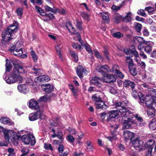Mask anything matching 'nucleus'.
I'll use <instances>...</instances> for the list:
<instances>
[{"instance_id": "nucleus-50", "label": "nucleus", "mask_w": 156, "mask_h": 156, "mask_svg": "<svg viewBox=\"0 0 156 156\" xmlns=\"http://www.w3.org/2000/svg\"><path fill=\"white\" fill-rule=\"evenodd\" d=\"M63 136V134L62 132L60 131H59L57 132V136L58 137V138L60 140V142L61 143H62L63 140V138H62V136Z\"/></svg>"}, {"instance_id": "nucleus-44", "label": "nucleus", "mask_w": 156, "mask_h": 156, "mask_svg": "<svg viewBox=\"0 0 156 156\" xmlns=\"http://www.w3.org/2000/svg\"><path fill=\"white\" fill-rule=\"evenodd\" d=\"M29 150L27 148H23L21 149V151L23 154L20 156H26V154L29 152Z\"/></svg>"}, {"instance_id": "nucleus-8", "label": "nucleus", "mask_w": 156, "mask_h": 156, "mask_svg": "<svg viewBox=\"0 0 156 156\" xmlns=\"http://www.w3.org/2000/svg\"><path fill=\"white\" fill-rule=\"evenodd\" d=\"M39 118L41 119L45 118L44 115L41 112L30 113L29 116V119L31 121L35 120Z\"/></svg>"}, {"instance_id": "nucleus-40", "label": "nucleus", "mask_w": 156, "mask_h": 156, "mask_svg": "<svg viewBox=\"0 0 156 156\" xmlns=\"http://www.w3.org/2000/svg\"><path fill=\"white\" fill-rule=\"evenodd\" d=\"M31 55L33 60L34 62L37 61L38 57L37 54L34 51H32L31 52Z\"/></svg>"}, {"instance_id": "nucleus-47", "label": "nucleus", "mask_w": 156, "mask_h": 156, "mask_svg": "<svg viewBox=\"0 0 156 156\" xmlns=\"http://www.w3.org/2000/svg\"><path fill=\"white\" fill-rule=\"evenodd\" d=\"M132 68L130 66H129L130 73L133 76H135L136 75V69L135 68L132 69Z\"/></svg>"}, {"instance_id": "nucleus-6", "label": "nucleus", "mask_w": 156, "mask_h": 156, "mask_svg": "<svg viewBox=\"0 0 156 156\" xmlns=\"http://www.w3.org/2000/svg\"><path fill=\"white\" fill-rule=\"evenodd\" d=\"M21 138L22 141L26 144H30L33 145L36 143L35 137L32 134H25L22 136Z\"/></svg>"}, {"instance_id": "nucleus-14", "label": "nucleus", "mask_w": 156, "mask_h": 156, "mask_svg": "<svg viewBox=\"0 0 156 156\" xmlns=\"http://www.w3.org/2000/svg\"><path fill=\"white\" fill-rule=\"evenodd\" d=\"M102 78V80L105 82H114L115 81L116 79L113 75H108L106 74H104Z\"/></svg>"}, {"instance_id": "nucleus-38", "label": "nucleus", "mask_w": 156, "mask_h": 156, "mask_svg": "<svg viewBox=\"0 0 156 156\" xmlns=\"http://www.w3.org/2000/svg\"><path fill=\"white\" fill-rule=\"evenodd\" d=\"M133 17V15L131 12H128L127 15L125 16L124 20L126 22H128L131 21Z\"/></svg>"}, {"instance_id": "nucleus-43", "label": "nucleus", "mask_w": 156, "mask_h": 156, "mask_svg": "<svg viewBox=\"0 0 156 156\" xmlns=\"http://www.w3.org/2000/svg\"><path fill=\"white\" fill-rule=\"evenodd\" d=\"M124 2H122V3L121 4H120L119 6H116L114 5H113L112 7V9L115 11H117L119 10L120 9V8L122 7Z\"/></svg>"}, {"instance_id": "nucleus-37", "label": "nucleus", "mask_w": 156, "mask_h": 156, "mask_svg": "<svg viewBox=\"0 0 156 156\" xmlns=\"http://www.w3.org/2000/svg\"><path fill=\"white\" fill-rule=\"evenodd\" d=\"M119 69V66L117 65H114L112 66V69H110L109 72H112L115 74Z\"/></svg>"}, {"instance_id": "nucleus-64", "label": "nucleus", "mask_w": 156, "mask_h": 156, "mask_svg": "<svg viewBox=\"0 0 156 156\" xmlns=\"http://www.w3.org/2000/svg\"><path fill=\"white\" fill-rule=\"evenodd\" d=\"M68 130L69 133L71 134H74L76 133L75 129H73L71 128H69Z\"/></svg>"}, {"instance_id": "nucleus-3", "label": "nucleus", "mask_w": 156, "mask_h": 156, "mask_svg": "<svg viewBox=\"0 0 156 156\" xmlns=\"http://www.w3.org/2000/svg\"><path fill=\"white\" fill-rule=\"evenodd\" d=\"M4 136L6 142H9L10 141L13 143L21 137V135L12 130L7 129L4 131Z\"/></svg>"}, {"instance_id": "nucleus-55", "label": "nucleus", "mask_w": 156, "mask_h": 156, "mask_svg": "<svg viewBox=\"0 0 156 156\" xmlns=\"http://www.w3.org/2000/svg\"><path fill=\"white\" fill-rule=\"evenodd\" d=\"M137 13L138 14L144 16H145L146 15L144 10L142 9H139L137 12Z\"/></svg>"}, {"instance_id": "nucleus-23", "label": "nucleus", "mask_w": 156, "mask_h": 156, "mask_svg": "<svg viewBox=\"0 0 156 156\" xmlns=\"http://www.w3.org/2000/svg\"><path fill=\"white\" fill-rule=\"evenodd\" d=\"M95 104L96 105V108L98 109H99L100 108L105 109L107 108V105L105 104L104 102L102 100H101V101H100L98 102Z\"/></svg>"}, {"instance_id": "nucleus-59", "label": "nucleus", "mask_w": 156, "mask_h": 156, "mask_svg": "<svg viewBox=\"0 0 156 156\" xmlns=\"http://www.w3.org/2000/svg\"><path fill=\"white\" fill-rule=\"evenodd\" d=\"M109 92L113 94H115L117 93V91L115 88L110 87L109 89Z\"/></svg>"}, {"instance_id": "nucleus-29", "label": "nucleus", "mask_w": 156, "mask_h": 156, "mask_svg": "<svg viewBox=\"0 0 156 156\" xmlns=\"http://www.w3.org/2000/svg\"><path fill=\"white\" fill-rule=\"evenodd\" d=\"M26 83L31 86V87L35 88L36 87L34 85L33 80L30 78H27L25 80Z\"/></svg>"}, {"instance_id": "nucleus-27", "label": "nucleus", "mask_w": 156, "mask_h": 156, "mask_svg": "<svg viewBox=\"0 0 156 156\" xmlns=\"http://www.w3.org/2000/svg\"><path fill=\"white\" fill-rule=\"evenodd\" d=\"M45 10L48 12H51L54 13H56L58 12L57 8L54 7L52 8L47 5H45L44 6Z\"/></svg>"}, {"instance_id": "nucleus-28", "label": "nucleus", "mask_w": 156, "mask_h": 156, "mask_svg": "<svg viewBox=\"0 0 156 156\" xmlns=\"http://www.w3.org/2000/svg\"><path fill=\"white\" fill-rule=\"evenodd\" d=\"M0 121L3 123L8 125H11L13 124L12 122L10 121L8 118L5 117H3L1 118Z\"/></svg>"}, {"instance_id": "nucleus-15", "label": "nucleus", "mask_w": 156, "mask_h": 156, "mask_svg": "<svg viewBox=\"0 0 156 156\" xmlns=\"http://www.w3.org/2000/svg\"><path fill=\"white\" fill-rule=\"evenodd\" d=\"M135 123V121L132 119L128 118L127 119L125 120L123 123L122 129H128L129 128L131 125Z\"/></svg>"}, {"instance_id": "nucleus-52", "label": "nucleus", "mask_w": 156, "mask_h": 156, "mask_svg": "<svg viewBox=\"0 0 156 156\" xmlns=\"http://www.w3.org/2000/svg\"><path fill=\"white\" fill-rule=\"evenodd\" d=\"M48 97L47 95H45L44 96L40 97L39 100L41 101L46 102L48 100Z\"/></svg>"}, {"instance_id": "nucleus-56", "label": "nucleus", "mask_w": 156, "mask_h": 156, "mask_svg": "<svg viewBox=\"0 0 156 156\" xmlns=\"http://www.w3.org/2000/svg\"><path fill=\"white\" fill-rule=\"evenodd\" d=\"M106 138L110 141H112L117 139L115 134H113L112 136L107 137Z\"/></svg>"}, {"instance_id": "nucleus-25", "label": "nucleus", "mask_w": 156, "mask_h": 156, "mask_svg": "<svg viewBox=\"0 0 156 156\" xmlns=\"http://www.w3.org/2000/svg\"><path fill=\"white\" fill-rule=\"evenodd\" d=\"M137 141L138 142V144H137V150H138L139 151L144 150L145 149V147L143 145V141L139 139L137 137Z\"/></svg>"}, {"instance_id": "nucleus-17", "label": "nucleus", "mask_w": 156, "mask_h": 156, "mask_svg": "<svg viewBox=\"0 0 156 156\" xmlns=\"http://www.w3.org/2000/svg\"><path fill=\"white\" fill-rule=\"evenodd\" d=\"M29 107L31 109L37 110L39 108V105L37 102L33 99H30L28 102Z\"/></svg>"}, {"instance_id": "nucleus-42", "label": "nucleus", "mask_w": 156, "mask_h": 156, "mask_svg": "<svg viewBox=\"0 0 156 156\" xmlns=\"http://www.w3.org/2000/svg\"><path fill=\"white\" fill-rule=\"evenodd\" d=\"M82 44H81V45L82 46L84 45V47L85 48V49H86V51L88 52L89 53H91V54H92V50L90 48V46L88 44H87L84 45L83 44V41H82Z\"/></svg>"}, {"instance_id": "nucleus-53", "label": "nucleus", "mask_w": 156, "mask_h": 156, "mask_svg": "<svg viewBox=\"0 0 156 156\" xmlns=\"http://www.w3.org/2000/svg\"><path fill=\"white\" fill-rule=\"evenodd\" d=\"M44 148L47 150H50L51 151L53 150V148L51 144H45L44 145Z\"/></svg>"}, {"instance_id": "nucleus-34", "label": "nucleus", "mask_w": 156, "mask_h": 156, "mask_svg": "<svg viewBox=\"0 0 156 156\" xmlns=\"http://www.w3.org/2000/svg\"><path fill=\"white\" fill-rule=\"evenodd\" d=\"M145 122L142 118L139 116H138L137 115V126H142L145 124Z\"/></svg>"}, {"instance_id": "nucleus-30", "label": "nucleus", "mask_w": 156, "mask_h": 156, "mask_svg": "<svg viewBox=\"0 0 156 156\" xmlns=\"http://www.w3.org/2000/svg\"><path fill=\"white\" fill-rule=\"evenodd\" d=\"M149 127L151 129L155 130L156 129V119H152L149 123Z\"/></svg>"}, {"instance_id": "nucleus-18", "label": "nucleus", "mask_w": 156, "mask_h": 156, "mask_svg": "<svg viewBox=\"0 0 156 156\" xmlns=\"http://www.w3.org/2000/svg\"><path fill=\"white\" fill-rule=\"evenodd\" d=\"M41 87L42 90L48 93L51 92L54 89L53 86L50 84H43Z\"/></svg>"}, {"instance_id": "nucleus-20", "label": "nucleus", "mask_w": 156, "mask_h": 156, "mask_svg": "<svg viewBox=\"0 0 156 156\" xmlns=\"http://www.w3.org/2000/svg\"><path fill=\"white\" fill-rule=\"evenodd\" d=\"M97 69L99 72L102 73L109 72L110 69L107 65L98 66L97 68Z\"/></svg>"}, {"instance_id": "nucleus-41", "label": "nucleus", "mask_w": 156, "mask_h": 156, "mask_svg": "<svg viewBox=\"0 0 156 156\" xmlns=\"http://www.w3.org/2000/svg\"><path fill=\"white\" fill-rule=\"evenodd\" d=\"M86 144L87 146V148L90 151H92L94 149L93 146L91 144V142L89 140H87L86 141Z\"/></svg>"}, {"instance_id": "nucleus-48", "label": "nucleus", "mask_w": 156, "mask_h": 156, "mask_svg": "<svg viewBox=\"0 0 156 156\" xmlns=\"http://www.w3.org/2000/svg\"><path fill=\"white\" fill-rule=\"evenodd\" d=\"M120 108L119 109V110H118L119 114L120 113V115H121L122 114L128 111V110L126 109L125 107H120Z\"/></svg>"}, {"instance_id": "nucleus-13", "label": "nucleus", "mask_w": 156, "mask_h": 156, "mask_svg": "<svg viewBox=\"0 0 156 156\" xmlns=\"http://www.w3.org/2000/svg\"><path fill=\"white\" fill-rule=\"evenodd\" d=\"M6 30L14 34L18 30V23L17 22L13 23L12 24L8 27Z\"/></svg>"}, {"instance_id": "nucleus-49", "label": "nucleus", "mask_w": 156, "mask_h": 156, "mask_svg": "<svg viewBox=\"0 0 156 156\" xmlns=\"http://www.w3.org/2000/svg\"><path fill=\"white\" fill-rule=\"evenodd\" d=\"M138 96L141 103H143L144 102L145 100L144 96H143L142 94L140 92L138 93Z\"/></svg>"}, {"instance_id": "nucleus-21", "label": "nucleus", "mask_w": 156, "mask_h": 156, "mask_svg": "<svg viewBox=\"0 0 156 156\" xmlns=\"http://www.w3.org/2000/svg\"><path fill=\"white\" fill-rule=\"evenodd\" d=\"M138 66H141L142 68V70L141 71V72L139 73V75H140V77H141L143 79H144L146 77L144 74L145 71L143 69L146 66L145 64L143 62H140L139 63H138ZM138 67L139 66H138Z\"/></svg>"}, {"instance_id": "nucleus-19", "label": "nucleus", "mask_w": 156, "mask_h": 156, "mask_svg": "<svg viewBox=\"0 0 156 156\" xmlns=\"http://www.w3.org/2000/svg\"><path fill=\"white\" fill-rule=\"evenodd\" d=\"M69 87L75 98H77V96L79 94L80 92V90L77 87H74L72 84H69Z\"/></svg>"}, {"instance_id": "nucleus-1", "label": "nucleus", "mask_w": 156, "mask_h": 156, "mask_svg": "<svg viewBox=\"0 0 156 156\" xmlns=\"http://www.w3.org/2000/svg\"><path fill=\"white\" fill-rule=\"evenodd\" d=\"M27 71L22 66L18 64L15 65L11 73L7 76L6 74L3 75V79L7 83L11 84L16 82H22L23 78L21 74H26Z\"/></svg>"}, {"instance_id": "nucleus-58", "label": "nucleus", "mask_w": 156, "mask_h": 156, "mask_svg": "<svg viewBox=\"0 0 156 156\" xmlns=\"http://www.w3.org/2000/svg\"><path fill=\"white\" fill-rule=\"evenodd\" d=\"M35 9L37 12L42 13H43V10L40 7L37 6H35Z\"/></svg>"}, {"instance_id": "nucleus-51", "label": "nucleus", "mask_w": 156, "mask_h": 156, "mask_svg": "<svg viewBox=\"0 0 156 156\" xmlns=\"http://www.w3.org/2000/svg\"><path fill=\"white\" fill-rule=\"evenodd\" d=\"M81 15L82 17L85 20H88L89 19V15L86 13L82 12Z\"/></svg>"}, {"instance_id": "nucleus-60", "label": "nucleus", "mask_w": 156, "mask_h": 156, "mask_svg": "<svg viewBox=\"0 0 156 156\" xmlns=\"http://www.w3.org/2000/svg\"><path fill=\"white\" fill-rule=\"evenodd\" d=\"M72 46L74 48L76 49H81V46L80 45L78 44H76L74 43L72 44Z\"/></svg>"}, {"instance_id": "nucleus-33", "label": "nucleus", "mask_w": 156, "mask_h": 156, "mask_svg": "<svg viewBox=\"0 0 156 156\" xmlns=\"http://www.w3.org/2000/svg\"><path fill=\"white\" fill-rule=\"evenodd\" d=\"M92 100L95 101V103H97L100 101H101V99L99 95L97 94H94L92 97Z\"/></svg>"}, {"instance_id": "nucleus-57", "label": "nucleus", "mask_w": 156, "mask_h": 156, "mask_svg": "<svg viewBox=\"0 0 156 156\" xmlns=\"http://www.w3.org/2000/svg\"><path fill=\"white\" fill-rule=\"evenodd\" d=\"M8 151L9 154H8L9 156H13L14 155V149L11 148H9Z\"/></svg>"}, {"instance_id": "nucleus-39", "label": "nucleus", "mask_w": 156, "mask_h": 156, "mask_svg": "<svg viewBox=\"0 0 156 156\" xmlns=\"http://www.w3.org/2000/svg\"><path fill=\"white\" fill-rule=\"evenodd\" d=\"M6 71L9 72L12 68V66L9 60L6 59Z\"/></svg>"}, {"instance_id": "nucleus-16", "label": "nucleus", "mask_w": 156, "mask_h": 156, "mask_svg": "<svg viewBox=\"0 0 156 156\" xmlns=\"http://www.w3.org/2000/svg\"><path fill=\"white\" fill-rule=\"evenodd\" d=\"M17 89L19 92L24 94H26L29 91V88L25 84L19 85L17 86Z\"/></svg>"}, {"instance_id": "nucleus-32", "label": "nucleus", "mask_w": 156, "mask_h": 156, "mask_svg": "<svg viewBox=\"0 0 156 156\" xmlns=\"http://www.w3.org/2000/svg\"><path fill=\"white\" fill-rule=\"evenodd\" d=\"M103 20L108 22L109 20V16L107 12H103L100 13Z\"/></svg>"}, {"instance_id": "nucleus-12", "label": "nucleus", "mask_w": 156, "mask_h": 156, "mask_svg": "<svg viewBox=\"0 0 156 156\" xmlns=\"http://www.w3.org/2000/svg\"><path fill=\"white\" fill-rule=\"evenodd\" d=\"M50 80V78L48 76L43 75L36 77L34 79V81L37 83H40L44 82H48Z\"/></svg>"}, {"instance_id": "nucleus-62", "label": "nucleus", "mask_w": 156, "mask_h": 156, "mask_svg": "<svg viewBox=\"0 0 156 156\" xmlns=\"http://www.w3.org/2000/svg\"><path fill=\"white\" fill-rule=\"evenodd\" d=\"M57 9L58 10V12H57V13H59L60 14H62V15H64L66 13V11L62 8H61L60 9H59L58 8H57Z\"/></svg>"}, {"instance_id": "nucleus-26", "label": "nucleus", "mask_w": 156, "mask_h": 156, "mask_svg": "<svg viewBox=\"0 0 156 156\" xmlns=\"http://www.w3.org/2000/svg\"><path fill=\"white\" fill-rule=\"evenodd\" d=\"M119 115L118 110L112 111L109 112L107 114L108 119L115 118Z\"/></svg>"}, {"instance_id": "nucleus-2", "label": "nucleus", "mask_w": 156, "mask_h": 156, "mask_svg": "<svg viewBox=\"0 0 156 156\" xmlns=\"http://www.w3.org/2000/svg\"><path fill=\"white\" fill-rule=\"evenodd\" d=\"M145 104L148 107L147 111V115L150 118L154 115L155 112L154 106H156V98L151 95H147L145 98Z\"/></svg>"}, {"instance_id": "nucleus-31", "label": "nucleus", "mask_w": 156, "mask_h": 156, "mask_svg": "<svg viewBox=\"0 0 156 156\" xmlns=\"http://www.w3.org/2000/svg\"><path fill=\"white\" fill-rule=\"evenodd\" d=\"M123 85L125 87L130 86L132 89L134 88L135 86V84L133 82L128 80H125L123 83Z\"/></svg>"}, {"instance_id": "nucleus-54", "label": "nucleus", "mask_w": 156, "mask_h": 156, "mask_svg": "<svg viewBox=\"0 0 156 156\" xmlns=\"http://www.w3.org/2000/svg\"><path fill=\"white\" fill-rule=\"evenodd\" d=\"M137 41L140 43L139 45H141L142 43H146V42H145L143 38L141 37H137Z\"/></svg>"}, {"instance_id": "nucleus-24", "label": "nucleus", "mask_w": 156, "mask_h": 156, "mask_svg": "<svg viewBox=\"0 0 156 156\" xmlns=\"http://www.w3.org/2000/svg\"><path fill=\"white\" fill-rule=\"evenodd\" d=\"M62 43L60 41L57 43V44L55 46V49L57 52V54L59 57V58L62 61L63 60L62 58V56L61 52V47Z\"/></svg>"}, {"instance_id": "nucleus-22", "label": "nucleus", "mask_w": 156, "mask_h": 156, "mask_svg": "<svg viewBox=\"0 0 156 156\" xmlns=\"http://www.w3.org/2000/svg\"><path fill=\"white\" fill-rule=\"evenodd\" d=\"M101 81V79L99 77L95 76L92 78L91 80V83L94 85H97L98 87H100L101 84L100 82Z\"/></svg>"}, {"instance_id": "nucleus-61", "label": "nucleus", "mask_w": 156, "mask_h": 156, "mask_svg": "<svg viewBox=\"0 0 156 156\" xmlns=\"http://www.w3.org/2000/svg\"><path fill=\"white\" fill-rule=\"evenodd\" d=\"M23 9L22 8H18L16 9V11L18 16H20L23 14Z\"/></svg>"}, {"instance_id": "nucleus-46", "label": "nucleus", "mask_w": 156, "mask_h": 156, "mask_svg": "<svg viewBox=\"0 0 156 156\" xmlns=\"http://www.w3.org/2000/svg\"><path fill=\"white\" fill-rule=\"evenodd\" d=\"M123 34L120 32H117L113 34V36L117 38H120L123 37Z\"/></svg>"}, {"instance_id": "nucleus-4", "label": "nucleus", "mask_w": 156, "mask_h": 156, "mask_svg": "<svg viewBox=\"0 0 156 156\" xmlns=\"http://www.w3.org/2000/svg\"><path fill=\"white\" fill-rule=\"evenodd\" d=\"M20 41H19L15 46H13L11 48L9 49V51L16 56L20 57L23 58H25L27 57V55L25 54H23L22 48L20 47L22 44H20Z\"/></svg>"}, {"instance_id": "nucleus-7", "label": "nucleus", "mask_w": 156, "mask_h": 156, "mask_svg": "<svg viewBox=\"0 0 156 156\" xmlns=\"http://www.w3.org/2000/svg\"><path fill=\"white\" fill-rule=\"evenodd\" d=\"M66 27L69 32L73 34L76 35V37H74V39L76 41L78 40L79 42L82 44V40L80 37V35L79 33L76 32L74 28L72 26L70 22H67L66 23Z\"/></svg>"}, {"instance_id": "nucleus-11", "label": "nucleus", "mask_w": 156, "mask_h": 156, "mask_svg": "<svg viewBox=\"0 0 156 156\" xmlns=\"http://www.w3.org/2000/svg\"><path fill=\"white\" fill-rule=\"evenodd\" d=\"M76 72L78 76L80 79L83 78V75H86L88 73L87 71L84 69L83 66L80 65L77 67Z\"/></svg>"}, {"instance_id": "nucleus-36", "label": "nucleus", "mask_w": 156, "mask_h": 156, "mask_svg": "<svg viewBox=\"0 0 156 156\" xmlns=\"http://www.w3.org/2000/svg\"><path fill=\"white\" fill-rule=\"evenodd\" d=\"M145 9L149 13L153 14L154 13L155 10V8L151 6H148L145 8Z\"/></svg>"}, {"instance_id": "nucleus-9", "label": "nucleus", "mask_w": 156, "mask_h": 156, "mask_svg": "<svg viewBox=\"0 0 156 156\" xmlns=\"http://www.w3.org/2000/svg\"><path fill=\"white\" fill-rule=\"evenodd\" d=\"M151 43L149 42H146V43H142L141 45H139L138 49L140 51L144 49V51L147 53H149L152 50L151 47L150 46Z\"/></svg>"}, {"instance_id": "nucleus-45", "label": "nucleus", "mask_w": 156, "mask_h": 156, "mask_svg": "<svg viewBox=\"0 0 156 156\" xmlns=\"http://www.w3.org/2000/svg\"><path fill=\"white\" fill-rule=\"evenodd\" d=\"M154 143V141L152 139H150L146 143V147H151L152 146Z\"/></svg>"}, {"instance_id": "nucleus-10", "label": "nucleus", "mask_w": 156, "mask_h": 156, "mask_svg": "<svg viewBox=\"0 0 156 156\" xmlns=\"http://www.w3.org/2000/svg\"><path fill=\"white\" fill-rule=\"evenodd\" d=\"M13 35L11 32H9L6 30L2 34V40L6 42H8L13 38Z\"/></svg>"}, {"instance_id": "nucleus-5", "label": "nucleus", "mask_w": 156, "mask_h": 156, "mask_svg": "<svg viewBox=\"0 0 156 156\" xmlns=\"http://www.w3.org/2000/svg\"><path fill=\"white\" fill-rule=\"evenodd\" d=\"M123 135L124 138L126 140H130V145L132 146L136 150V138L135 137V134L132 132L126 130L124 132Z\"/></svg>"}, {"instance_id": "nucleus-35", "label": "nucleus", "mask_w": 156, "mask_h": 156, "mask_svg": "<svg viewBox=\"0 0 156 156\" xmlns=\"http://www.w3.org/2000/svg\"><path fill=\"white\" fill-rule=\"evenodd\" d=\"M33 70L34 71V72L36 75H38L41 73V70L37 65L34 66Z\"/></svg>"}, {"instance_id": "nucleus-63", "label": "nucleus", "mask_w": 156, "mask_h": 156, "mask_svg": "<svg viewBox=\"0 0 156 156\" xmlns=\"http://www.w3.org/2000/svg\"><path fill=\"white\" fill-rule=\"evenodd\" d=\"M153 148L150 147L149 148L148 151L146 153V156H152V151Z\"/></svg>"}]
</instances>
